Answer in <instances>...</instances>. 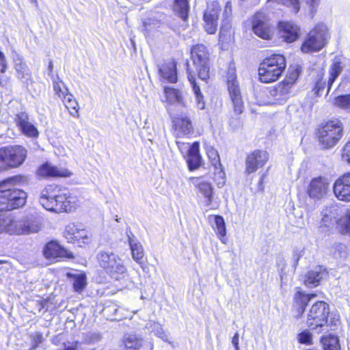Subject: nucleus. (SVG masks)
Here are the masks:
<instances>
[{
    "label": "nucleus",
    "instance_id": "1",
    "mask_svg": "<svg viewBox=\"0 0 350 350\" xmlns=\"http://www.w3.org/2000/svg\"><path fill=\"white\" fill-rule=\"evenodd\" d=\"M69 192L57 185H50L41 192L40 203L47 211L55 213L70 212L73 208Z\"/></svg>",
    "mask_w": 350,
    "mask_h": 350
},
{
    "label": "nucleus",
    "instance_id": "2",
    "mask_svg": "<svg viewBox=\"0 0 350 350\" xmlns=\"http://www.w3.org/2000/svg\"><path fill=\"white\" fill-rule=\"evenodd\" d=\"M22 177L17 176L0 183V211H11L22 204Z\"/></svg>",
    "mask_w": 350,
    "mask_h": 350
},
{
    "label": "nucleus",
    "instance_id": "3",
    "mask_svg": "<svg viewBox=\"0 0 350 350\" xmlns=\"http://www.w3.org/2000/svg\"><path fill=\"white\" fill-rule=\"evenodd\" d=\"M286 59L280 54H273L265 58L258 68L259 79L262 83L277 81L286 68Z\"/></svg>",
    "mask_w": 350,
    "mask_h": 350
},
{
    "label": "nucleus",
    "instance_id": "4",
    "mask_svg": "<svg viewBox=\"0 0 350 350\" xmlns=\"http://www.w3.org/2000/svg\"><path fill=\"white\" fill-rule=\"evenodd\" d=\"M327 38V27L322 23L318 24L307 34L301 50L304 53L319 51L325 46Z\"/></svg>",
    "mask_w": 350,
    "mask_h": 350
},
{
    "label": "nucleus",
    "instance_id": "5",
    "mask_svg": "<svg viewBox=\"0 0 350 350\" xmlns=\"http://www.w3.org/2000/svg\"><path fill=\"white\" fill-rule=\"evenodd\" d=\"M343 126L338 119L331 120L319 130V140L323 148L334 147L342 136Z\"/></svg>",
    "mask_w": 350,
    "mask_h": 350
},
{
    "label": "nucleus",
    "instance_id": "6",
    "mask_svg": "<svg viewBox=\"0 0 350 350\" xmlns=\"http://www.w3.org/2000/svg\"><path fill=\"white\" fill-rule=\"evenodd\" d=\"M96 258L100 267L112 278H117L118 275L126 271L122 260L113 252L100 250L96 255Z\"/></svg>",
    "mask_w": 350,
    "mask_h": 350
},
{
    "label": "nucleus",
    "instance_id": "7",
    "mask_svg": "<svg viewBox=\"0 0 350 350\" xmlns=\"http://www.w3.org/2000/svg\"><path fill=\"white\" fill-rule=\"evenodd\" d=\"M191 57L196 66L198 78L206 81L209 78L210 53L203 44H196L191 49Z\"/></svg>",
    "mask_w": 350,
    "mask_h": 350
},
{
    "label": "nucleus",
    "instance_id": "8",
    "mask_svg": "<svg viewBox=\"0 0 350 350\" xmlns=\"http://www.w3.org/2000/svg\"><path fill=\"white\" fill-rule=\"evenodd\" d=\"M329 313V306L326 302L317 301L308 312L306 320L307 325L312 330L324 327L327 324Z\"/></svg>",
    "mask_w": 350,
    "mask_h": 350
},
{
    "label": "nucleus",
    "instance_id": "9",
    "mask_svg": "<svg viewBox=\"0 0 350 350\" xmlns=\"http://www.w3.org/2000/svg\"><path fill=\"white\" fill-rule=\"evenodd\" d=\"M228 90L232 100L234 111L235 113L241 114L244 109V104L239 85L237 81L236 70L234 65L230 64L227 74Z\"/></svg>",
    "mask_w": 350,
    "mask_h": 350
},
{
    "label": "nucleus",
    "instance_id": "10",
    "mask_svg": "<svg viewBox=\"0 0 350 350\" xmlns=\"http://www.w3.org/2000/svg\"><path fill=\"white\" fill-rule=\"evenodd\" d=\"M264 94L271 105H284L294 94L293 89L289 83L281 81L275 86L267 88Z\"/></svg>",
    "mask_w": 350,
    "mask_h": 350
},
{
    "label": "nucleus",
    "instance_id": "11",
    "mask_svg": "<svg viewBox=\"0 0 350 350\" xmlns=\"http://www.w3.org/2000/svg\"><path fill=\"white\" fill-rule=\"evenodd\" d=\"M22 162V148L10 146L0 149V170L18 166Z\"/></svg>",
    "mask_w": 350,
    "mask_h": 350
},
{
    "label": "nucleus",
    "instance_id": "12",
    "mask_svg": "<svg viewBox=\"0 0 350 350\" xmlns=\"http://www.w3.org/2000/svg\"><path fill=\"white\" fill-rule=\"evenodd\" d=\"M252 30L258 37L269 40L271 38L272 27L268 16L265 12L256 13L252 20Z\"/></svg>",
    "mask_w": 350,
    "mask_h": 350
},
{
    "label": "nucleus",
    "instance_id": "13",
    "mask_svg": "<svg viewBox=\"0 0 350 350\" xmlns=\"http://www.w3.org/2000/svg\"><path fill=\"white\" fill-rule=\"evenodd\" d=\"M42 217L35 209L26 211L23 217V235L38 233L42 228Z\"/></svg>",
    "mask_w": 350,
    "mask_h": 350
},
{
    "label": "nucleus",
    "instance_id": "14",
    "mask_svg": "<svg viewBox=\"0 0 350 350\" xmlns=\"http://www.w3.org/2000/svg\"><path fill=\"white\" fill-rule=\"evenodd\" d=\"M269 160V154L263 150H255L250 153L245 161V171L248 174L255 172L263 167Z\"/></svg>",
    "mask_w": 350,
    "mask_h": 350
},
{
    "label": "nucleus",
    "instance_id": "15",
    "mask_svg": "<svg viewBox=\"0 0 350 350\" xmlns=\"http://www.w3.org/2000/svg\"><path fill=\"white\" fill-rule=\"evenodd\" d=\"M43 254L46 258L55 261H59L64 258L69 259L74 258L70 251L62 247L55 241H51L44 246Z\"/></svg>",
    "mask_w": 350,
    "mask_h": 350
},
{
    "label": "nucleus",
    "instance_id": "16",
    "mask_svg": "<svg viewBox=\"0 0 350 350\" xmlns=\"http://www.w3.org/2000/svg\"><path fill=\"white\" fill-rule=\"evenodd\" d=\"M314 297H316L315 294H306L300 287L295 288L293 310L295 313L294 317L295 319H298L302 317L308 302Z\"/></svg>",
    "mask_w": 350,
    "mask_h": 350
},
{
    "label": "nucleus",
    "instance_id": "17",
    "mask_svg": "<svg viewBox=\"0 0 350 350\" xmlns=\"http://www.w3.org/2000/svg\"><path fill=\"white\" fill-rule=\"evenodd\" d=\"M219 11V3L212 2L208 5V8L204 14V29L209 34L215 33L217 30Z\"/></svg>",
    "mask_w": 350,
    "mask_h": 350
},
{
    "label": "nucleus",
    "instance_id": "18",
    "mask_svg": "<svg viewBox=\"0 0 350 350\" xmlns=\"http://www.w3.org/2000/svg\"><path fill=\"white\" fill-rule=\"evenodd\" d=\"M333 190L338 200L350 202V172L345 173L335 181Z\"/></svg>",
    "mask_w": 350,
    "mask_h": 350
},
{
    "label": "nucleus",
    "instance_id": "19",
    "mask_svg": "<svg viewBox=\"0 0 350 350\" xmlns=\"http://www.w3.org/2000/svg\"><path fill=\"white\" fill-rule=\"evenodd\" d=\"M328 186L329 183L326 178H314L310 181L307 192L310 198L319 200L326 195Z\"/></svg>",
    "mask_w": 350,
    "mask_h": 350
},
{
    "label": "nucleus",
    "instance_id": "20",
    "mask_svg": "<svg viewBox=\"0 0 350 350\" xmlns=\"http://www.w3.org/2000/svg\"><path fill=\"white\" fill-rule=\"evenodd\" d=\"M126 233L133 260L137 263L142 264V260L144 256V251L142 244L136 239L130 228L126 229Z\"/></svg>",
    "mask_w": 350,
    "mask_h": 350
},
{
    "label": "nucleus",
    "instance_id": "21",
    "mask_svg": "<svg viewBox=\"0 0 350 350\" xmlns=\"http://www.w3.org/2000/svg\"><path fill=\"white\" fill-rule=\"evenodd\" d=\"M280 35L286 42H293L299 37V28L290 22H280Z\"/></svg>",
    "mask_w": 350,
    "mask_h": 350
},
{
    "label": "nucleus",
    "instance_id": "22",
    "mask_svg": "<svg viewBox=\"0 0 350 350\" xmlns=\"http://www.w3.org/2000/svg\"><path fill=\"white\" fill-rule=\"evenodd\" d=\"M38 174L44 178L49 177H68L70 172L65 169H59L46 162L41 165L38 170Z\"/></svg>",
    "mask_w": 350,
    "mask_h": 350
},
{
    "label": "nucleus",
    "instance_id": "23",
    "mask_svg": "<svg viewBox=\"0 0 350 350\" xmlns=\"http://www.w3.org/2000/svg\"><path fill=\"white\" fill-rule=\"evenodd\" d=\"M202 157L200 155V144L193 142L187 150V163L190 171L198 169L201 165Z\"/></svg>",
    "mask_w": 350,
    "mask_h": 350
},
{
    "label": "nucleus",
    "instance_id": "24",
    "mask_svg": "<svg viewBox=\"0 0 350 350\" xmlns=\"http://www.w3.org/2000/svg\"><path fill=\"white\" fill-rule=\"evenodd\" d=\"M327 274L325 269H323L322 267H317L313 270H310L305 275L304 283L309 288L317 286Z\"/></svg>",
    "mask_w": 350,
    "mask_h": 350
},
{
    "label": "nucleus",
    "instance_id": "25",
    "mask_svg": "<svg viewBox=\"0 0 350 350\" xmlns=\"http://www.w3.org/2000/svg\"><path fill=\"white\" fill-rule=\"evenodd\" d=\"M176 135L178 137L188 135L193 133L191 121L186 116H180L173 120Z\"/></svg>",
    "mask_w": 350,
    "mask_h": 350
},
{
    "label": "nucleus",
    "instance_id": "26",
    "mask_svg": "<svg viewBox=\"0 0 350 350\" xmlns=\"http://www.w3.org/2000/svg\"><path fill=\"white\" fill-rule=\"evenodd\" d=\"M191 182L198 188L200 193L206 199V205L210 206L213 202V189L208 182L201 181L200 178L191 177Z\"/></svg>",
    "mask_w": 350,
    "mask_h": 350
},
{
    "label": "nucleus",
    "instance_id": "27",
    "mask_svg": "<svg viewBox=\"0 0 350 350\" xmlns=\"http://www.w3.org/2000/svg\"><path fill=\"white\" fill-rule=\"evenodd\" d=\"M187 70L188 74V79L192 86V89L196 97V105L199 109H204L205 108V102L204 100V96L202 95L200 88L198 83L196 82V79L195 78V73H193L189 69V62H187Z\"/></svg>",
    "mask_w": 350,
    "mask_h": 350
},
{
    "label": "nucleus",
    "instance_id": "28",
    "mask_svg": "<svg viewBox=\"0 0 350 350\" xmlns=\"http://www.w3.org/2000/svg\"><path fill=\"white\" fill-rule=\"evenodd\" d=\"M161 76L170 83L177 81L176 64L174 62L163 64L159 68Z\"/></svg>",
    "mask_w": 350,
    "mask_h": 350
},
{
    "label": "nucleus",
    "instance_id": "29",
    "mask_svg": "<svg viewBox=\"0 0 350 350\" xmlns=\"http://www.w3.org/2000/svg\"><path fill=\"white\" fill-rule=\"evenodd\" d=\"M344 66L341 62L340 59L338 58H336L329 69L330 77L327 81V94H328L332 85L335 81L336 78L339 76V75L343 70Z\"/></svg>",
    "mask_w": 350,
    "mask_h": 350
},
{
    "label": "nucleus",
    "instance_id": "30",
    "mask_svg": "<svg viewBox=\"0 0 350 350\" xmlns=\"http://www.w3.org/2000/svg\"><path fill=\"white\" fill-rule=\"evenodd\" d=\"M173 8L174 12L179 16L183 21L187 20L189 10V0H175Z\"/></svg>",
    "mask_w": 350,
    "mask_h": 350
},
{
    "label": "nucleus",
    "instance_id": "31",
    "mask_svg": "<svg viewBox=\"0 0 350 350\" xmlns=\"http://www.w3.org/2000/svg\"><path fill=\"white\" fill-rule=\"evenodd\" d=\"M4 219L5 222H4L5 226V232L9 233L10 234H21V222L20 220H16L11 216H6L5 215Z\"/></svg>",
    "mask_w": 350,
    "mask_h": 350
},
{
    "label": "nucleus",
    "instance_id": "32",
    "mask_svg": "<svg viewBox=\"0 0 350 350\" xmlns=\"http://www.w3.org/2000/svg\"><path fill=\"white\" fill-rule=\"evenodd\" d=\"M164 93L165 94V98L167 102L170 103L172 104L174 103H183L182 93L178 90L170 87H165Z\"/></svg>",
    "mask_w": 350,
    "mask_h": 350
},
{
    "label": "nucleus",
    "instance_id": "33",
    "mask_svg": "<svg viewBox=\"0 0 350 350\" xmlns=\"http://www.w3.org/2000/svg\"><path fill=\"white\" fill-rule=\"evenodd\" d=\"M324 350H340L339 340L337 336L329 335L321 339Z\"/></svg>",
    "mask_w": 350,
    "mask_h": 350
},
{
    "label": "nucleus",
    "instance_id": "34",
    "mask_svg": "<svg viewBox=\"0 0 350 350\" xmlns=\"http://www.w3.org/2000/svg\"><path fill=\"white\" fill-rule=\"evenodd\" d=\"M214 220L215 224V230L221 241L226 243L224 237L226 234V228L224 219L220 215H215L214 216Z\"/></svg>",
    "mask_w": 350,
    "mask_h": 350
},
{
    "label": "nucleus",
    "instance_id": "35",
    "mask_svg": "<svg viewBox=\"0 0 350 350\" xmlns=\"http://www.w3.org/2000/svg\"><path fill=\"white\" fill-rule=\"evenodd\" d=\"M63 102L65 105V107L68 109H72L74 111H69L70 114L73 117H79L78 112V103L74 98V96L71 94H68L66 96H64V98L62 99Z\"/></svg>",
    "mask_w": 350,
    "mask_h": 350
},
{
    "label": "nucleus",
    "instance_id": "36",
    "mask_svg": "<svg viewBox=\"0 0 350 350\" xmlns=\"http://www.w3.org/2000/svg\"><path fill=\"white\" fill-rule=\"evenodd\" d=\"M53 86L55 94L62 99L64 98V96L70 94L68 89L64 82L59 79L58 76H57L56 79L53 80Z\"/></svg>",
    "mask_w": 350,
    "mask_h": 350
},
{
    "label": "nucleus",
    "instance_id": "37",
    "mask_svg": "<svg viewBox=\"0 0 350 350\" xmlns=\"http://www.w3.org/2000/svg\"><path fill=\"white\" fill-rule=\"evenodd\" d=\"M142 339L137 338L135 335H129L125 338L124 345L130 350H139L142 346Z\"/></svg>",
    "mask_w": 350,
    "mask_h": 350
},
{
    "label": "nucleus",
    "instance_id": "38",
    "mask_svg": "<svg viewBox=\"0 0 350 350\" xmlns=\"http://www.w3.org/2000/svg\"><path fill=\"white\" fill-rule=\"evenodd\" d=\"M207 156L209 159L212 165L214 166L215 170L219 169L221 166L220 158L217 151L213 147L207 149Z\"/></svg>",
    "mask_w": 350,
    "mask_h": 350
},
{
    "label": "nucleus",
    "instance_id": "39",
    "mask_svg": "<svg viewBox=\"0 0 350 350\" xmlns=\"http://www.w3.org/2000/svg\"><path fill=\"white\" fill-rule=\"evenodd\" d=\"M23 135L36 139L39 136V131L33 124L23 119Z\"/></svg>",
    "mask_w": 350,
    "mask_h": 350
},
{
    "label": "nucleus",
    "instance_id": "40",
    "mask_svg": "<svg viewBox=\"0 0 350 350\" xmlns=\"http://www.w3.org/2000/svg\"><path fill=\"white\" fill-rule=\"evenodd\" d=\"M334 105L341 109L350 111V94L337 96L334 99Z\"/></svg>",
    "mask_w": 350,
    "mask_h": 350
},
{
    "label": "nucleus",
    "instance_id": "41",
    "mask_svg": "<svg viewBox=\"0 0 350 350\" xmlns=\"http://www.w3.org/2000/svg\"><path fill=\"white\" fill-rule=\"evenodd\" d=\"M299 74L300 69L298 66L293 68H290L288 75L282 81H285L286 83H289L291 87L293 89V86L299 78Z\"/></svg>",
    "mask_w": 350,
    "mask_h": 350
},
{
    "label": "nucleus",
    "instance_id": "42",
    "mask_svg": "<svg viewBox=\"0 0 350 350\" xmlns=\"http://www.w3.org/2000/svg\"><path fill=\"white\" fill-rule=\"evenodd\" d=\"M341 232L344 234H350V210H348L345 215L340 219Z\"/></svg>",
    "mask_w": 350,
    "mask_h": 350
},
{
    "label": "nucleus",
    "instance_id": "43",
    "mask_svg": "<svg viewBox=\"0 0 350 350\" xmlns=\"http://www.w3.org/2000/svg\"><path fill=\"white\" fill-rule=\"evenodd\" d=\"M79 228H80L75 224H70L68 226H66L65 230L64 232V236L68 240V242H72L73 237H75V235L76 234Z\"/></svg>",
    "mask_w": 350,
    "mask_h": 350
},
{
    "label": "nucleus",
    "instance_id": "44",
    "mask_svg": "<svg viewBox=\"0 0 350 350\" xmlns=\"http://www.w3.org/2000/svg\"><path fill=\"white\" fill-rule=\"evenodd\" d=\"M161 22L155 18H148L143 21L144 30L146 32L151 31L152 29L159 27Z\"/></svg>",
    "mask_w": 350,
    "mask_h": 350
},
{
    "label": "nucleus",
    "instance_id": "45",
    "mask_svg": "<svg viewBox=\"0 0 350 350\" xmlns=\"http://www.w3.org/2000/svg\"><path fill=\"white\" fill-rule=\"evenodd\" d=\"M86 278L83 274L77 275L73 282V287L77 292L81 291L85 286Z\"/></svg>",
    "mask_w": 350,
    "mask_h": 350
},
{
    "label": "nucleus",
    "instance_id": "46",
    "mask_svg": "<svg viewBox=\"0 0 350 350\" xmlns=\"http://www.w3.org/2000/svg\"><path fill=\"white\" fill-rule=\"evenodd\" d=\"M32 345L30 347L29 350H34L42 342V335L40 332H33L29 335Z\"/></svg>",
    "mask_w": 350,
    "mask_h": 350
},
{
    "label": "nucleus",
    "instance_id": "47",
    "mask_svg": "<svg viewBox=\"0 0 350 350\" xmlns=\"http://www.w3.org/2000/svg\"><path fill=\"white\" fill-rule=\"evenodd\" d=\"M101 336L97 332H88L84 336V341L87 344H94L100 341Z\"/></svg>",
    "mask_w": 350,
    "mask_h": 350
},
{
    "label": "nucleus",
    "instance_id": "48",
    "mask_svg": "<svg viewBox=\"0 0 350 350\" xmlns=\"http://www.w3.org/2000/svg\"><path fill=\"white\" fill-rule=\"evenodd\" d=\"M81 240H82L83 243H88L89 238L88 237L87 232L85 229L79 228L73 237L72 242L78 241L79 242Z\"/></svg>",
    "mask_w": 350,
    "mask_h": 350
},
{
    "label": "nucleus",
    "instance_id": "49",
    "mask_svg": "<svg viewBox=\"0 0 350 350\" xmlns=\"http://www.w3.org/2000/svg\"><path fill=\"white\" fill-rule=\"evenodd\" d=\"M231 25L228 18L224 19L222 21V24L220 28L219 37H226L230 36Z\"/></svg>",
    "mask_w": 350,
    "mask_h": 350
},
{
    "label": "nucleus",
    "instance_id": "50",
    "mask_svg": "<svg viewBox=\"0 0 350 350\" xmlns=\"http://www.w3.org/2000/svg\"><path fill=\"white\" fill-rule=\"evenodd\" d=\"M325 86V80H323V79L321 77H320L316 81L315 86L314 88V91L317 96L322 95Z\"/></svg>",
    "mask_w": 350,
    "mask_h": 350
},
{
    "label": "nucleus",
    "instance_id": "51",
    "mask_svg": "<svg viewBox=\"0 0 350 350\" xmlns=\"http://www.w3.org/2000/svg\"><path fill=\"white\" fill-rule=\"evenodd\" d=\"M309 10L311 18L314 17L317 12L320 0H304Z\"/></svg>",
    "mask_w": 350,
    "mask_h": 350
},
{
    "label": "nucleus",
    "instance_id": "52",
    "mask_svg": "<svg viewBox=\"0 0 350 350\" xmlns=\"http://www.w3.org/2000/svg\"><path fill=\"white\" fill-rule=\"evenodd\" d=\"M342 159L344 161L350 164V141L343 147Z\"/></svg>",
    "mask_w": 350,
    "mask_h": 350
},
{
    "label": "nucleus",
    "instance_id": "53",
    "mask_svg": "<svg viewBox=\"0 0 350 350\" xmlns=\"http://www.w3.org/2000/svg\"><path fill=\"white\" fill-rule=\"evenodd\" d=\"M298 340L300 343L309 344L312 340V336L309 332H303L299 334Z\"/></svg>",
    "mask_w": 350,
    "mask_h": 350
},
{
    "label": "nucleus",
    "instance_id": "54",
    "mask_svg": "<svg viewBox=\"0 0 350 350\" xmlns=\"http://www.w3.org/2000/svg\"><path fill=\"white\" fill-rule=\"evenodd\" d=\"M157 328L156 334L164 341L170 343V342L168 341L167 334L163 332V329L159 325L157 326Z\"/></svg>",
    "mask_w": 350,
    "mask_h": 350
},
{
    "label": "nucleus",
    "instance_id": "55",
    "mask_svg": "<svg viewBox=\"0 0 350 350\" xmlns=\"http://www.w3.org/2000/svg\"><path fill=\"white\" fill-rule=\"evenodd\" d=\"M0 66H1V72H4L6 68V63L5 56L1 51H0Z\"/></svg>",
    "mask_w": 350,
    "mask_h": 350
},
{
    "label": "nucleus",
    "instance_id": "56",
    "mask_svg": "<svg viewBox=\"0 0 350 350\" xmlns=\"http://www.w3.org/2000/svg\"><path fill=\"white\" fill-rule=\"evenodd\" d=\"M5 214L3 213H0V234H2L5 232V226L4 222L5 220L4 219Z\"/></svg>",
    "mask_w": 350,
    "mask_h": 350
},
{
    "label": "nucleus",
    "instance_id": "57",
    "mask_svg": "<svg viewBox=\"0 0 350 350\" xmlns=\"http://www.w3.org/2000/svg\"><path fill=\"white\" fill-rule=\"evenodd\" d=\"M75 349H79L80 350H94V349H87L86 344L77 342L75 346H72Z\"/></svg>",
    "mask_w": 350,
    "mask_h": 350
},
{
    "label": "nucleus",
    "instance_id": "58",
    "mask_svg": "<svg viewBox=\"0 0 350 350\" xmlns=\"http://www.w3.org/2000/svg\"><path fill=\"white\" fill-rule=\"evenodd\" d=\"M53 63L52 60H50L49 62V66H48V71H49V76L53 80L55 79V77L53 74Z\"/></svg>",
    "mask_w": 350,
    "mask_h": 350
},
{
    "label": "nucleus",
    "instance_id": "59",
    "mask_svg": "<svg viewBox=\"0 0 350 350\" xmlns=\"http://www.w3.org/2000/svg\"><path fill=\"white\" fill-rule=\"evenodd\" d=\"M176 144H177L178 148H179V150L180 151H183V150H186V149L188 150L190 146L189 145V144H185V143L180 142H177Z\"/></svg>",
    "mask_w": 350,
    "mask_h": 350
},
{
    "label": "nucleus",
    "instance_id": "60",
    "mask_svg": "<svg viewBox=\"0 0 350 350\" xmlns=\"http://www.w3.org/2000/svg\"><path fill=\"white\" fill-rule=\"evenodd\" d=\"M111 310H113L114 312H116L118 310V309L116 308L115 306H108L104 308L103 312L105 314H107L108 312H111Z\"/></svg>",
    "mask_w": 350,
    "mask_h": 350
},
{
    "label": "nucleus",
    "instance_id": "61",
    "mask_svg": "<svg viewBox=\"0 0 350 350\" xmlns=\"http://www.w3.org/2000/svg\"><path fill=\"white\" fill-rule=\"evenodd\" d=\"M239 333H236L234 336L232 337V343L234 346H237V345L239 344Z\"/></svg>",
    "mask_w": 350,
    "mask_h": 350
},
{
    "label": "nucleus",
    "instance_id": "62",
    "mask_svg": "<svg viewBox=\"0 0 350 350\" xmlns=\"http://www.w3.org/2000/svg\"><path fill=\"white\" fill-rule=\"evenodd\" d=\"M233 123H234V129H235V128H237V127H238V126H239V124H240V121H239V119H237V118H232V119H231V120H230V125H232V124H233Z\"/></svg>",
    "mask_w": 350,
    "mask_h": 350
},
{
    "label": "nucleus",
    "instance_id": "63",
    "mask_svg": "<svg viewBox=\"0 0 350 350\" xmlns=\"http://www.w3.org/2000/svg\"><path fill=\"white\" fill-rule=\"evenodd\" d=\"M265 175L263 174L261 177H260V181L258 183V189L260 191H262L264 189V186H263V180H264V178H265Z\"/></svg>",
    "mask_w": 350,
    "mask_h": 350
},
{
    "label": "nucleus",
    "instance_id": "64",
    "mask_svg": "<svg viewBox=\"0 0 350 350\" xmlns=\"http://www.w3.org/2000/svg\"><path fill=\"white\" fill-rule=\"evenodd\" d=\"M299 257H300V254H295L294 255V260H295L294 267H296V266L298 265V261L299 260Z\"/></svg>",
    "mask_w": 350,
    "mask_h": 350
}]
</instances>
